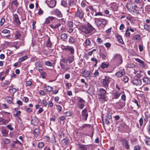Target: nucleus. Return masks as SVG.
Wrapping results in <instances>:
<instances>
[{"label": "nucleus", "instance_id": "nucleus-1", "mask_svg": "<svg viewBox=\"0 0 150 150\" xmlns=\"http://www.w3.org/2000/svg\"><path fill=\"white\" fill-rule=\"evenodd\" d=\"M82 31L86 33H92L94 31H95V29L89 23L83 26L82 28Z\"/></svg>", "mask_w": 150, "mask_h": 150}, {"label": "nucleus", "instance_id": "nucleus-2", "mask_svg": "<svg viewBox=\"0 0 150 150\" xmlns=\"http://www.w3.org/2000/svg\"><path fill=\"white\" fill-rule=\"evenodd\" d=\"M96 25L98 27L105 26L107 23L108 21L102 18H95L94 19Z\"/></svg>", "mask_w": 150, "mask_h": 150}, {"label": "nucleus", "instance_id": "nucleus-3", "mask_svg": "<svg viewBox=\"0 0 150 150\" xmlns=\"http://www.w3.org/2000/svg\"><path fill=\"white\" fill-rule=\"evenodd\" d=\"M106 93L105 90L103 88H100L99 89V93L98 94L99 98L106 100L105 94Z\"/></svg>", "mask_w": 150, "mask_h": 150}, {"label": "nucleus", "instance_id": "nucleus-4", "mask_svg": "<svg viewBox=\"0 0 150 150\" xmlns=\"http://www.w3.org/2000/svg\"><path fill=\"white\" fill-rule=\"evenodd\" d=\"M134 2L137 4V5H134L135 7L141 8L142 11H143L144 2L142 0H134Z\"/></svg>", "mask_w": 150, "mask_h": 150}, {"label": "nucleus", "instance_id": "nucleus-5", "mask_svg": "<svg viewBox=\"0 0 150 150\" xmlns=\"http://www.w3.org/2000/svg\"><path fill=\"white\" fill-rule=\"evenodd\" d=\"M111 78L109 77L105 76L103 80L102 83L103 87H106L108 86L109 83L111 81Z\"/></svg>", "mask_w": 150, "mask_h": 150}, {"label": "nucleus", "instance_id": "nucleus-6", "mask_svg": "<svg viewBox=\"0 0 150 150\" xmlns=\"http://www.w3.org/2000/svg\"><path fill=\"white\" fill-rule=\"evenodd\" d=\"M85 103V101L82 98L80 97L78 98L77 105L81 109L83 108Z\"/></svg>", "mask_w": 150, "mask_h": 150}, {"label": "nucleus", "instance_id": "nucleus-7", "mask_svg": "<svg viewBox=\"0 0 150 150\" xmlns=\"http://www.w3.org/2000/svg\"><path fill=\"white\" fill-rule=\"evenodd\" d=\"M127 9L130 12H133L136 13H138L139 12V10L140 11L142 10L141 8H138V7L136 8L134 6V7H131V6H127Z\"/></svg>", "mask_w": 150, "mask_h": 150}, {"label": "nucleus", "instance_id": "nucleus-8", "mask_svg": "<svg viewBox=\"0 0 150 150\" xmlns=\"http://www.w3.org/2000/svg\"><path fill=\"white\" fill-rule=\"evenodd\" d=\"M91 73V72L90 71L87 70L86 69L83 70L81 72L82 76L85 78L90 77Z\"/></svg>", "mask_w": 150, "mask_h": 150}, {"label": "nucleus", "instance_id": "nucleus-9", "mask_svg": "<svg viewBox=\"0 0 150 150\" xmlns=\"http://www.w3.org/2000/svg\"><path fill=\"white\" fill-rule=\"evenodd\" d=\"M47 3L49 7L50 8L54 7L56 5V2L54 0H47Z\"/></svg>", "mask_w": 150, "mask_h": 150}, {"label": "nucleus", "instance_id": "nucleus-10", "mask_svg": "<svg viewBox=\"0 0 150 150\" xmlns=\"http://www.w3.org/2000/svg\"><path fill=\"white\" fill-rule=\"evenodd\" d=\"M0 130L3 136L6 137L8 135V131L3 126L0 128Z\"/></svg>", "mask_w": 150, "mask_h": 150}, {"label": "nucleus", "instance_id": "nucleus-11", "mask_svg": "<svg viewBox=\"0 0 150 150\" xmlns=\"http://www.w3.org/2000/svg\"><path fill=\"white\" fill-rule=\"evenodd\" d=\"M114 59L118 64H120L122 63V57L120 54H116L114 56Z\"/></svg>", "mask_w": 150, "mask_h": 150}, {"label": "nucleus", "instance_id": "nucleus-12", "mask_svg": "<svg viewBox=\"0 0 150 150\" xmlns=\"http://www.w3.org/2000/svg\"><path fill=\"white\" fill-rule=\"evenodd\" d=\"M83 11L81 10L78 8L77 12L75 15L76 17H79L80 18H82L83 16Z\"/></svg>", "mask_w": 150, "mask_h": 150}, {"label": "nucleus", "instance_id": "nucleus-13", "mask_svg": "<svg viewBox=\"0 0 150 150\" xmlns=\"http://www.w3.org/2000/svg\"><path fill=\"white\" fill-rule=\"evenodd\" d=\"M81 115L84 118L85 120H87V117L88 116V114L87 112L86 108H85L81 112Z\"/></svg>", "mask_w": 150, "mask_h": 150}, {"label": "nucleus", "instance_id": "nucleus-14", "mask_svg": "<svg viewBox=\"0 0 150 150\" xmlns=\"http://www.w3.org/2000/svg\"><path fill=\"white\" fill-rule=\"evenodd\" d=\"M121 142L122 145L124 146L126 149H129V145L128 142L126 139L121 140Z\"/></svg>", "mask_w": 150, "mask_h": 150}, {"label": "nucleus", "instance_id": "nucleus-15", "mask_svg": "<svg viewBox=\"0 0 150 150\" xmlns=\"http://www.w3.org/2000/svg\"><path fill=\"white\" fill-rule=\"evenodd\" d=\"M13 16L15 22L18 25H20L21 24V22L18 15L16 14H13Z\"/></svg>", "mask_w": 150, "mask_h": 150}, {"label": "nucleus", "instance_id": "nucleus-16", "mask_svg": "<svg viewBox=\"0 0 150 150\" xmlns=\"http://www.w3.org/2000/svg\"><path fill=\"white\" fill-rule=\"evenodd\" d=\"M44 89L47 92H50L53 90V88L49 85H46L45 84L43 86Z\"/></svg>", "mask_w": 150, "mask_h": 150}, {"label": "nucleus", "instance_id": "nucleus-17", "mask_svg": "<svg viewBox=\"0 0 150 150\" xmlns=\"http://www.w3.org/2000/svg\"><path fill=\"white\" fill-rule=\"evenodd\" d=\"M133 84L136 86H140L142 83V81L141 80L135 79L132 81Z\"/></svg>", "mask_w": 150, "mask_h": 150}, {"label": "nucleus", "instance_id": "nucleus-18", "mask_svg": "<svg viewBox=\"0 0 150 150\" xmlns=\"http://www.w3.org/2000/svg\"><path fill=\"white\" fill-rule=\"evenodd\" d=\"M125 74V71L124 70H121L115 74L116 76L118 77H120Z\"/></svg>", "mask_w": 150, "mask_h": 150}, {"label": "nucleus", "instance_id": "nucleus-19", "mask_svg": "<svg viewBox=\"0 0 150 150\" xmlns=\"http://www.w3.org/2000/svg\"><path fill=\"white\" fill-rule=\"evenodd\" d=\"M9 122L8 120H5L2 117H0V124L1 125H6Z\"/></svg>", "mask_w": 150, "mask_h": 150}, {"label": "nucleus", "instance_id": "nucleus-20", "mask_svg": "<svg viewBox=\"0 0 150 150\" xmlns=\"http://www.w3.org/2000/svg\"><path fill=\"white\" fill-rule=\"evenodd\" d=\"M109 65V64L108 62H102L100 65V67L103 69H104L108 67Z\"/></svg>", "mask_w": 150, "mask_h": 150}, {"label": "nucleus", "instance_id": "nucleus-21", "mask_svg": "<svg viewBox=\"0 0 150 150\" xmlns=\"http://www.w3.org/2000/svg\"><path fill=\"white\" fill-rule=\"evenodd\" d=\"M67 38V34L66 33H63L61 35V39L63 41H65Z\"/></svg>", "mask_w": 150, "mask_h": 150}, {"label": "nucleus", "instance_id": "nucleus-22", "mask_svg": "<svg viewBox=\"0 0 150 150\" xmlns=\"http://www.w3.org/2000/svg\"><path fill=\"white\" fill-rule=\"evenodd\" d=\"M133 39L136 40L137 42H139L141 39V37L139 35H136L133 37Z\"/></svg>", "mask_w": 150, "mask_h": 150}, {"label": "nucleus", "instance_id": "nucleus-23", "mask_svg": "<svg viewBox=\"0 0 150 150\" xmlns=\"http://www.w3.org/2000/svg\"><path fill=\"white\" fill-rule=\"evenodd\" d=\"M143 80L146 84H150V78L144 77L143 79Z\"/></svg>", "mask_w": 150, "mask_h": 150}, {"label": "nucleus", "instance_id": "nucleus-24", "mask_svg": "<svg viewBox=\"0 0 150 150\" xmlns=\"http://www.w3.org/2000/svg\"><path fill=\"white\" fill-rule=\"evenodd\" d=\"M6 101L9 103H12L13 99L10 96H7L5 98Z\"/></svg>", "mask_w": 150, "mask_h": 150}, {"label": "nucleus", "instance_id": "nucleus-25", "mask_svg": "<svg viewBox=\"0 0 150 150\" xmlns=\"http://www.w3.org/2000/svg\"><path fill=\"white\" fill-rule=\"evenodd\" d=\"M54 19V18L52 16H49L46 18L45 23L47 24L49 23L51 21H52Z\"/></svg>", "mask_w": 150, "mask_h": 150}, {"label": "nucleus", "instance_id": "nucleus-26", "mask_svg": "<svg viewBox=\"0 0 150 150\" xmlns=\"http://www.w3.org/2000/svg\"><path fill=\"white\" fill-rule=\"evenodd\" d=\"M67 51H69L71 54H73L74 52V50L72 47L67 46Z\"/></svg>", "mask_w": 150, "mask_h": 150}, {"label": "nucleus", "instance_id": "nucleus-27", "mask_svg": "<svg viewBox=\"0 0 150 150\" xmlns=\"http://www.w3.org/2000/svg\"><path fill=\"white\" fill-rule=\"evenodd\" d=\"M40 130L38 128H36L35 129L34 131V136L37 137L40 134Z\"/></svg>", "mask_w": 150, "mask_h": 150}, {"label": "nucleus", "instance_id": "nucleus-28", "mask_svg": "<svg viewBox=\"0 0 150 150\" xmlns=\"http://www.w3.org/2000/svg\"><path fill=\"white\" fill-rule=\"evenodd\" d=\"M121 93L119 92H117L114 93L113 95L115 99H117L120 96Z\"/></svg>", "mask_w": 150, "mask_h": 150}, {"label": "nucleus", "instance_id": "nucleus-29", "mask_svg": "<svg viewBox=\"0 0 150 150\" xmlns=\"http://www.w3.org/2000/svg\"><path fill=\"white\" fill-rule=\"evenodd\" d=\"M28 58V56L26 55H25L21 58H20L19 59V63H21V62L25 60Z\"/></svg>", "mask_w": 150, "mask_h": 150}, {"label": "nucleus", "instance_id": "nucleus-30", "mask_svg": "<svg viewBox=\"0 0 150 150\" xmlns=\"http://www.w3.org/2000/svg\"><path fill=\"white\" fill-rule=\"evenodd\" d=\"M78 146L80 150H86L87 149V147L85 145L79 144Z\"/></svg>", "mask_w": 150, "mask_h": 150}, {"label": "nucleus", "instance_id": "nucleus-31", "mask_svg": "<svg viewBox=\"0 0 150 150\" xmlns=\"http://www.w3.org/2000/svg\"><path fill=\"white\" fill-rule=\"evenodd\" d=\"M74 56L72 55L71 57H69L67 59V62H68L69 64H70L74 61Z\"/></svg>", "mask_w": 150, "mask_h": 150}, {"label": "nucleus", "instance_id": "nucleus-32", "mask_svg": "<svg viewBox=\"0 0 150 150\" xmlns=\"http://www.w3.org/2000/svg\"><path fill=\"white\" fill-rule=\"evenodd\" d=\"M116 38L119 42L120 43L122 44L123 42L121 36L120 35H117Z\"/></svg>", "mask_w": 150, "mask_h": 150}, {"label": "nucleus", "instance_id": "nucleus-33", "mask_svg": "<svg viewBox=\"0 0 150 150\" xmlns=\"http://www.w3.org/2000/svg\"><path fill=\"white\" fill-rule=\"evenodd\" d=\"M52 43L50 41V38H48L47 41L46 43V45L47 47H51Z\"/></svg>", "mask_w": 150, "mask_h": 150}, {"label": "nucleus", "instance_id": "nucleus-34", "mask_svg": "<svg viewBox=\"0 0 150 150\" xmlns=\"http://www.w3.org/2000/svg\"><path fill=\"white\" fill-rule=\"evenodd\" d=\"M69 140L66 138L63 139L62 141V143L64 145H65L68 144Z\"/></svg>", "mask_w": 150, "mask_h": 150}, {"label": "nucleus", "instance_id": "nucleus-35", "mask_svg": "<svg viewBox=\"0 0 150 150\" xmlns=\"http://www.w3.org/2000/svg\"><path fill=\"white\" fill-rule=\"evenodd\" d=\"M55 12L57 16L58 17H62V14L61 12L58 9H56L55 11Z\"/></svg>", "mask_w": 150, "mask_h": 150}, {"label": "nucleus", "instance_id": "nucleus-36", "mask_svg": "<svg viewBox=\"0 0 150 150\" xmlns=\"http://www.w3.org/2000/svg\"><path fill=\"white\" fill-rule=\"evenodd\" d=\"M146 144L150 145V138L149 137H146L144 140Z\"/></svg>", "mask_w": 150, "mask_h": 150}, {"label": "nucleus", "instance_id": "nucleus-37", "mask_svg": "<svg viewBox=\"0 0 150 150\" xmlns=\"http://www.w3.org/2000/svg\"><path fill=\"white\" fill-rule=\"evenodd\" d=\"M69 43L71 44L74 43V38L71 36L69 39Z\"/></svg>", "mask_w": 150, "mask_h": 150}, {"label": "nucleus", "instance_id": "nucleus-38", "mask_svg": "<svg viewBox=\"0 0 150 150\" xmlns=\"http://www.w3.org/2000/svg\"><path fill=\"white\" fill-rule=\"evenodd\" d=\"M85 43L86 46H89L90 45L91 42L89 39L86 40Z\"/></svg>", "mask_w": 150, "mask_h": 150}, {"label": "nucleus", "instance_id": "nucleus-39", "mask_svg": "<svg viewBox=\"0 0 150 150\" xmlns=\"http://www.w3.org/2000/svg\"><path fill=\"white\" fill-rule=\"evenodd\" d=\"M67 25L69 28H72L73 26L74 23L71 21H69Z\"/></svg>", "mask_w": 150, "mask_h": 150}, {"label": "nucleus", "instance_id": "nucleus-40", "mask_svg": "<svg viewBox=\"0 0 150 150\" xmlns=\"http://www.w3.org/2000/svg\"><path fill=\"white\" fill-rule=\"evenodd\" d=\"M21 36V34L20 33L18 32H16V33L15 35L16 39H18Z\"/></svg>", "mask_w": 150, "mask_h": 150}, {"label": "nucleus", "instance_id": "nucleus-41", "mask_svg": "<svg viewBox=\"0 0 150 150\" xmlns=\"http://www.w3.org/2000/svg\"><path fill=\"white\" fill-rule=\"evenodd\" d=\"M75 4V2L74 0H70L69 2V4L70 6H74Z\"/></svg>", "mask_w": 150, "mask_h": 150}, {"label": "nucleus", "instance_id": "nucleus-42", "mask_svg": "<svg viewBox=\"0 0 150 150\" xmlns=\"http://www.w3.org/2000/svg\"><path fill=\"white\" fill-rule=\"evenodd\" d=\"M112 113L110 112L108 113L106 116V118L108 120L112 118Z\"/></svg>", "mask_w": 150, "mask_h": 150}, {"label": "nucleus", "instance_id": "nucleus-43", "mask_svg": "<svg viewBox=\"0 0 150 150\" xmlns=\"http://www.w3.org/2000/svg\"><path fill=\"white\" fill-rule=\"evenodd\" d=\"M122 80L124 82H127L128 81V78L126 76H124L123 77Z\"/></svg>", "mask_w": 150, "mask_h": 150}, {"label": "nucleus", "instance_id": "nucleus-44", "mask_svg": "<svg viewBox=\"0 0 150 150\" xmlns=\"http://www.w3.org/2000/svg\"><path fill=\"white\" fill-rule=\"evenodd\" d=\"M18 90V89L17 88L16 90L13 91V88H9V91L13 94V95L14 93H15Z\"/></svg>", "mask_w": 150, "mask_h": 150}, {"label": "nucleus", "instance_id": "nucleus-45", "mask_svg": "<svg viewBox=\"0 0 150 150\" xmlns=\"http://www.w3.org/2000/svg\"><path fill=\"white\" fill-rule=\"evenodd\" d=\"M144 28L145 30L149 31L150 30L149 26L147 24H145L144 25Z\"/></svg>", "mask_w": 150, "mask_h": 150}, {"label": "nucleus", "instance_id": "nucleus-46", "mask_svg": "<svg viewBox=\"0 0 150 150\" xmlns=\"http://www.w3.org/2000/svg\"><path fill=\"white\" fill-rule=\"evenodd\" d=\"M36 65V68H42V65L40 63L37 62V63L35 64Z\"/></svg>", "mask_w": 150, "mask_h": 150}, {"label": "nucleus", "instance_id": "nucleus-47", "mask_svg": "<svg viewBox=\"0 0 150 150\" xmlns=\"http://www.w3.org/2000/svg\"><path fill=\"white\" fill-rule=\"evenodd\" d=\"M100 56L103 59H105L106 57V55H105L102 53L100 52Z\"/></svg>", "mask_w": 150, "mask_h": 150}, {"label": "nucleus", "instance_id": "nucleus-48", "mask_svg": "<svg viewBox=\"0 0 150 150\" xmlns=\"http://www.w3.org/2000/svg\"><path fill=\"white\" fill-rule=\"evenodd\" d=\"M44 144L42 142H39L38 145V146L39 148H42L44 146Z\"/></svg>", "mask_w": 150, "mask_h": 150}, {"label": "nucleus", "instance_id": "nucleus-49", "mask_svg": "<svg viewBox=\"0 0 150 150\" xmlns=\"http://www.w3.org/2000/svg\"><path fill=\"white\" fill-rule=\"evenodd\" d=\"M4 142L5 144H8L10 143V140L9 139L5 138L4 139Z\"/></svg>", "mask_w": 150, "mask_h": 150}, {"label": "nucleus", "instance_id": "nucleus-50", "mask_svg": "<svg viewBox=\"0 0 150 150\" xmlns=\"http://www.w3.org/2000/svg\"><path fill=\"white\" fill-rule=\"evenodd\" d=\"M12 4H14L16 7H18L19 5L17 1V0L14 1L11 3Z\"/></svg>", "mask_w": 150, "mask_h": 150}, {"label": "nucleus", "instance_id": "nucleus-51", "mask_svg": "<svg viewBox=\"0 0 150 150\" xmlns=\"http://www.w3.org/2000/svg\"><path fill=\"white\" fill-rule=\"evenodd\" d=\"M45 64L47 66L50 67L52 66L53 65L52 63H51L50 62L48 61L46 62L45 63Z\"/></svg>", "mask_w": 150, "mask_h": 150}, {"label": "nucleus", "instance_id": "nucleus-52", "mask_svg": "<svg viewBox=\"0 0 150 150\" xmlns=\"http://www.w3.org/2000/svg\"><path fill=\"white\" fill-rule=\"evenodd\" d=\"M42 103L44 107H46L47 104V101L45 99H44L42 100Z\"/></svg>", "mask_w": 150, "mask_h": 150}, {"label": "nucleus", "instance_id": "nucleus-53", "mask_svg": "<svg viewBox=\"0 0 150 150\" xmlns=\"http://www.w3.org/2000/svg\"><path fill=\"white\" fill-rule=\"evenodd\" d=\"M91 125L88 124H84L82 127V129L86 127H90Z\"/></svg>", "mask_w": 150, "mask_h": 150}, {"label": "nucleus", "instance_id": "nucleus-54", "mask_svg": "<svg viewBox=\"0 0 150 150\" xmlns=\"http://www.w3.org/2000/svg\"><path fill=\"white\" fill-rule=\"evenodd\" d=\"M39 93L42 96H45L46 95L45 92L43 90H40L39 92Z\"/></svg>", "mask_w": 150, "mask_h": 150}, {"label": "nucleus", "instance_id": "nucleus-55", "mask_svg": "<svg viewBox=\"0 0 150 150\" xmlns=\"http://www.w3.org/2000/svg\"><path fill=\"white\" fill-rule=\"evenodd\" d=\"M5 21V18H4L1 19L0 22V25L1 26L4 23Z\"/></svg>", "mask_w": 150, "mask_h": 150}, {"label": "nucleus", "instance_id": "nucleus-56", "mask_svg": "<svg viewBox=\"0 0 150 150\" xmlns=\"http://www.w3.org/2000/svg\"><path fill=\"white\" fill-rule=\"evenodd\" d=\"M142 71H139V72L137 74V76L138 78H140L142 76Z\"/></svg>", "mask_w": 150, "mask_h": 150}, {"label": "nucleus", "instance_id": "nucleus-57", "mask_svg": "<svg viewBox=\"0 0 150 150\" xmlns=\"http://www.w3.org/2000/svg\"><path fill=\"white\" fill-rule=\"evenodd\" d=\"M25 110L27 112H30L32 111L33 109L30 108H27L25 109Z\"/></svg>", "mask_w": 150, "mask_h": 150}, {"label": "nucleus", "instance_id": "nucleus-58", "mask_svg": "<svg viewBox=\"0 0 150 150\" xmlns=\"http://www.w3.org/2000/svg\"><path fill=\"white\" fill-rule=\"evenodd\" d=\"M2 32L4 34L9 33H10V31L7 29H4L2 31Z\"/></svg>", "mask_w": 150, "mask_h": 150}, {"label": "nucleus", "instance_id": "nucleus-59", "mask_svg": "<svg viewBox=\"0 0 150 150\" xmlns=\"http://www.w3.org/2000/svg\"><path fill=\"white\" fill-rule=\"evenodd\" d=\"M140 66L141 67H144L146 66V64L144 63V62L142 61V62H141L140 63Z\"/></svg>", "mask_w": 150, "mask_h": 150}, {"label": "nucleus", "instance_id": "nucleus-60", "mask_svg": "<svg viewBox=\"0 0 150 150\" xmlns=\"http://www.w3.org/2000/svg\"><path fill=\"white\" fill-rule=\"evenodd\" d=\"M62 5L64 6H66L67 5V2L64 0H63L61 2Z\"/></svg>", "mask_w": 150, "mask_h": 150}, {"label": "nucleus", "instance_id": "nucleus-61", "mask_svg": "<svg viewBox=\"0 0 150 150\" xmlns=\"http://www.w3.org/2000/svg\"><path fill=\"white\" fill-rule=\"evenodd\" d=\"M41 75L42 78L44 79L45 78L46 76V73L45 72H41Z\"/></svg>", "mask_w": 150, "mask_h": 150}, {"label": "nucleus", "instance_id": "nucleus-62", "mask_svg": "<svg viewBox=\"0 0 150 150\" xmlns=\"http://www.w3.org/2000/svg\"><path fill=\"white\" fill-rule=\"evenodd\" d=\"M53 103L50 101H49L48 102V107H52L53 106Z\"/></svg>", "mask_w": 150, "mask_h": 150}, {"label": "nucleus", "instance_id": "nucleus-63", "mask_svg": "<svg viewBox=\"0 0 150 150\" xmlns=\"http://www.w3.org/2000/svg\"><path fill=\"white\" fill-rule=\"evenodd\" d=\"M29 99L27 97H24L23 99V101L25 103H27Z\"/></svg>", "mask_w": 150, "mask_h": 150}, {"label": "nucleus", "instance_id": "nucleus-64", "mask_svg": "<svg viewBox=\"0 0 150 150\" xmlns=\"http://www.w3.org/2000/svg\"><path fill=\"white\" fill-rule=\"evenodd\" d=\"M141 148V146L139 145L135 146L134 147V150H139Z\"/></svg>", "mask_w": 150, "mask_h": 150}]
</instances>
